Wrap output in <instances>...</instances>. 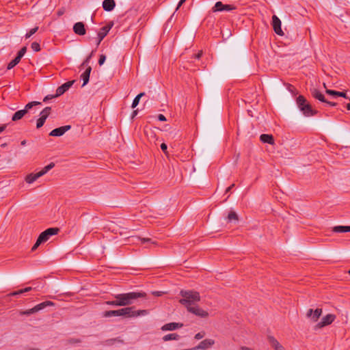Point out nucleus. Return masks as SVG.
I'll return each instance as SVG.
<instances>
[{
    "mask_svg": "<svg viewBox=\"0 0 350 350\" xmlns=\"http://www.w3.org/2000/svg\"><path fill=\"white\" fill-rule=\"evenodd\" d=\"M133 307H125L116 310H108L104 312L103 316L106 318L111 317H137L145 316L148 314L147 310H133Z\"/></svg>",
    "mask_w": 350,
    "mask_h": 350,
    "instance_id": "nucleus-1",
    "label": "nucleus"
},
{
    "mask_svg": "<svg viewBox=\"0 0 350 350\" xmlns=\"http://www.w3.org/2000/svg\"><path fill=\"white\" fill-rule=\"evenodd\" d=\"M180 295L182 296V299L179 300V302L185 306L187 310L195 306L196 303L200 301V293L197 291L182 290L180 292Z\"/></svg>",
    "mask_w": 350,
    "mask_h": 350,
    "instance_id": "nucleus-2",
    "label": "nucleus"
},
{
    "mask_svg": "<svg viewBox=\"0 0 350 350\" xmlns=\"http://www.w3.org/2000/svg\"><path fill=\"white\" fill-rule=\"evenodd\" d=\"M146 294L144 292H129L116 295L115 299H118L120 306H129L133 304L134 301L139 298H144Z\"/></svg>",
    "mask_w": 350,
    "mask_h": 350,
    "instance_id": "nucleus-3",
    "label": "nucleus"
},
{
    "mask_svg": "<svg viewBox=\"0 0 350 350\" xmlns=\"http://www.w3.org/2000/svg\"><path fill=\"white\" fill-rule=\"evenodd\" d=\"M296 103L299 110L305 116H312L317 113L316 110L312 109L311 105L304 96H299L296 99Z\"/></svg>",
    "mask_w": 350,
    "mask_h": 350,
    "instance_id": "nucleus-4",
    "label": "nucleus"
},
{
    "mask_svg": "<svg viewBox=\"0 0 350 350\" xmlns=\"http://www.w3.org/2000/svg\"><path fill=\"white\" fill-rule=\"evenodd\" d=\"M59 228H50L44 230V232H41V234L39 235L36 243L33 245V246L31 248L32 251L36 250L39 245L41 243H45L47 241L50 237L53 235H55L59 232Z\"/></svg>",
    "mask_w": 350,
    "mask_h": 350,
    "instance_id": "nucleus-5",
    "label": "nucleus"
},
{
    "mask_svg": "<svg viewBox=\"0 0 350 350\" xmlns=\"http://www.w3.org/2000/svg\"><path fill=\"white\" fill-rule=\"evenodd\" d=\"M55 166V163L51 162L46 166H45L42 170L40 172L33 174H28L25 178V181L31 184L34 181H36L38 178L44 176L45 174H46L49 170H51L52 168H53Z\"/></svg>",
    "mask_w": 350,
    "mask_h": 350,
    "instance_id": "nucleus-6",
    "label": "nucleus"
},
{
    "mask_svg": "<svg viewBox=\"0 0 350 350\" xmlns=\"http://www.w3.org/2000/svg\"><path fill=\"white\" fill-rule=\"evenodd\" d=\"M54 306V303L51 301H44L42 303H40V304L35 306L33 308H32L31 309L24 310V311H21L20 314L21 315H30L31 314L36 313V312L44 309L46 306Z\"/></svg>",
    "mask_w": 350,
    "mask_h": 350,
    "instance_id": "nucleus-7",
    "label": "nucleus"
},
{
    "mask_svg": "<svg viewBox=\"0 0 350 350\" xmlns=\"http://www.w3.org/2000/svg\"><path fill=\"white\" fill-rule=\"evenodd\" d=\"M336 319V316L332 314H328L323 317L321 321L319 322L314 327L315 329H321L325 326L330 325Z\"/></svg>",
    "mask_w": 350,
    "mask_h": 350,
    "instance_id": "nucleus-8",
    "label": "nucleus"
},
{
    "mask_svg": "<svg viewBox=\"0 0 350 350\" xmlns=\"http://www.w3.org/2000/svg\"><path fill=\"white\" fill-rule=\"evenodd\" d=\"M51 108L50 107H46L40 112V117L38 119L36 123L37 129H40L44 125L46 118L49 117L51 113Z\"/></svg>",
    "mask_w": 350,
    "mask_h": 350,
    "instance_id": "nucleus-9",
    "label": "nucleus"
},
{
    "mask_svg": "<svg viewBox=\"0 0 350 350\" xmlns=\"http://www.w3.org/2000/svg\"><path fill=\"white\" fill-rule=\"evenodd\" d=\"M187 311L201 318H206L208 316V312L200 308L197 305L189 308Z\"/></svg>",
    "mask_w": 350,
    "mask_h": 350,
    "instance_id": "nucleus-10",
    "label": "nucleus"
},
{
    "mask_svg": "<svg viewBox=\"0 0 350 350\" xmlns=\"http://www.w3.org/2000/svg\"><path fill=\"white\" fill-rule=\"evenodd\" d=\"M235 9L232 5L223 4L221 1H217L213 8V12L231 11Z\"/></svg>",
    "mask_w": 350,
    "mask_h": 350,
    "instance_id": "nucleus-11",
    "label": "nucleus"
},
{
    "mask_svg": "<svg viewBox=\"0 0 350 350\" xmlns=\"http://www.w3.org/2000/svg\"><path fill=\"white\" fill-rule=\"evenodd\" d=\"M272 26H273V29L276 34H278L279 36L284 35V32L281 28V21L275 15H273L272 16Z\"/></svg>",
    "mask_w": 350,
    "mask_h": 350,
    "instance_id": "nucleus-12",
    "label": "nucleus"
},
{
    "mask_svg": "<svg viewBox=\"0 0 350 350\" xmlns=\"http://www.w3.org/2000/svg\"><path fill=\"white\" fill-rule=\"evenodd\" d=\"M322 312L323 310L321 308H317L314 310L309 309L307 311L306 317L310 318L312 322H317L322 314Z\"/></svg>",
    "mask_w": 350,
    "mask_h": 350,
    "instance_id": "nucleus-13",
    "label": "nucleus"
},
{
    "mask_svg": "<svg viewBox=\"0 0 350 350\" xmlns=\"http://www.w3.org/2000/svg\"><path fill=\"white\" fill-rule=\"evenodd\" d=\"M71 128L70 125H65L52 130L49 135L53 137H60L63 135L66 131L70 130Z\"/></svg>",
    "mask_w": 350,
    "mask_h": 350,
    "instance_id": "nucleus-14",
    "label": "nucleus"
},
{
    "mask_svg": "<svg viewBox=\"0 0 350 350\" xmlns=\"http://www.w3.org/2000/svg\"><path fill=\"white\" fill-rule=\"evenodd\" d=\"M75 80L69 81L58 87L56 90L55 96H59L64 94L75 83Z\"/></svg>",
    "mask_w": 350,
    "mask_h": 350,
    "instance_id": "nucleus-15",
    "label": "nucleus"
},
{
    "mask_svg": "<svg viewBox=\"0 0 350 350\" xmlns=\"http://www.w3.org/2000/svg\"><path fill=\"white\" fill-rule=\"evenodd\" d=\"M268 342L270 346L274 350H285L284 347L278 342V340L272 336L267 337Z\"/></svg>",
    "mask_w": 350,
    "mask_h": 350,
    "instance_id": "nucleus-16",
    "label": "nucleus"
},
{
    "mask_svg": "<svg viewBox=\"0 0 350 350\" xmlns=\"http://www.w3.org/2000/svg\"><path fill=\"white\" fill-rule=\"evenodd\" d=\"M73 31L79 36H84L86 33L85 25L82 22H77L73 25Z\"/></svg>",
    "mask_w": 350,
    "mask_h": 350,
    "instance_id": "nucleus-17",
    "label": "nucleus"
},
{
    "mask_svg": "<svg viewBox=\"0 0 350 350\" xmlns=\"http://www.w3.org/2000/svg\"><path fill=\"white\" fill-rule=\"evenodd\" d=\"M182 327H183V323L172 322V323H166L164 325H163L161 327V330L162 331H172V330L177 329L178 328H181Z\"/></svg>",
    "mask_w": 350,
    "mask_h": 350,
    "instance_id": "nucleus-18",
    "label": "nucleus"
},
{
    "mask_svg": "<svg viewBox=\"0 0 350 350\" xmlns=\"http://www.w3.org/2000/svg\"><path fill=\"white\" fill-rule=\"evenodd\" d=\"M215 344V340L213 339H205L201 341L198 346H196V349H202L204 350L212 347Z\"/></svg>",
    "mask_w": 350,
    "mask_h": 350,
    "instance_id": "nucleus-19",
    "label": "nucleus"
},
{
    "mask_svg": "<svg viewBox=\"0 0 350 350\" xmlns=\"http://www.w3.org/2000/svg\"><path fill=\"white\" fill-rule=\"evenodd\" d=\"M109 30L110 27L108 26H104L100 29L99 32L98 33V41L96 43L97 46L100 44V42L107 35Z\"/></svg>",
    "mask_w": 350,
    "mask_h": 350,
    "instance_id": "nucleus-20",
    "label": "nucleus"
},
{
    "mask_svg": "<svg viewBox=\"0 0 350 350\" xmlns=\"http://www.w3.org/2000/svg\"><path fill=\"white\" fill-rule=\"evenodd\" d=\"M115 6L116 3L114 0H104L103 2V8L107 12L113 10Z\"/></svg>",
    "mask_w": 350,
    "mask_h": 350,
    "instance_id": "nucleus-21",
    "label": "nucleus"
},
{
    "mask_svg": "<svg viewBox=\"0 0 350 350\" xmlns=\"http://www.w3.org/2000/svg\"><path fill=\"white\" fill-rule=\"evenodd\" d=\"M91 71H92L91 66H88L86 68L85 70L84 71V72H83L81 74V78L83 81V83L82 86H85L88 83Z\"/></svg>",
    "mask_w": 350,
    "mask_h": 350,
    "instance_id": "nucleus-22",
    "label": "nucleus"
},
{
    "mask_svg": "<svg viewBox=\"0 0 350 350\" xmlns=\"http://www.w3.org/2000/svg\"><path fill=\"white\" fill-rule=\"evenodd\" d=\"M311 94L314 98L319 100V101L323 103L327 102V100L325 98L324 95L317 89L314 88L313 90H312Z\"/></svg>",
    "mask_w": 350,
    "mask_h": 350,
    "instance_id": "nucleus-23",
    "label": "nucleus"
},
{
    "mask_svg": "<svg viewBox=\"0 0 350 350\" xmlns=\"http://www.w3.org/2000/svg\"><path fill=\"white\" fill-rule=\"evenodd\" d=\"M260 139L263 143L269 144H273L274 139L272 135L262 134L260 137Z\"/></svg>",
    "mask_w": 350,
    "mask_h": 350,
    "instance_id": "nucleus-24",
    "label": "nucleus"
},
{
    "mask_svg": "<svg viewBox=\"0 0 350 350\" xmlns=\"http://www.w3.org/2000/svg\"><path fill=\"white\" fill-rule=\"evenodd\" d=\"M25 114H26V110H23V109L18 110L13 114V116L12 117V120L14 121V122L18 121V120L22 119L25 116Z\"/></svg>",
    "mask_w": 350,
    "mask_h": 350,
    "instance_id": "nucleus-25",
    "label": "nucleus"
},
{
    "mask_svg": "<svg viewBox=\"0 0 350 350\" xmlns=\"http://www.w3.org/2000/svg\"><path fill=\"white\" fill-rule=\"evenodd\" d=\"M333 232L337 233L348 232H350V226H337L333 228Z\"/></svg>",
    "mask_w": 350,
    "mask_h": 350,
    "instance_id": "nucleus-26",
    "label": "nucleus"
},
{
    "mask_svg": "<svg viewBox=\"0 0 350 350\" xmlns=\"http://www.w3.org/2000/svg\"><path fill=\"white\" fill-rule=\"evenodd\" d=\"M179 338H180V336L176 333L166 334L163 337V341H168V340H178Z\"/></svg>",
    "mask_w": 350,
    "mask_h": 350,
    "instance_id": "nucleus-27",
    "label": "nucleus"
},
{
    "mask_svg": "<svg viewBox=\"0 0 350 350\" xmlns=\"http://www.w3.org/2000/svg\"><path fill=\"white\" fill-rule=\"evenodd\" d=\"M227 219H228V221H229V222L238 221L239 216L235 211H231L229 212V213L227 216Z\"/></svg>",
    "mask_w": 350,
    "mask_h": 350,
    "instance_id": "nucleus-28",
    "label": "nucleus"
},
{
    "mask_svg": "<svg viewBox=\"0 0 350 350\" xmlns=\"http://www.w3.org/2000/svg\"><path fill=\"white\" fill-rule=\"evenodd\" d=\"M145 94L144 92L139 93L138 95L135 96V98L133 99L131 107L135 108L137 105L139 104L140 98Z\"/></svg>",
    "mask_w": 350,
    "mask_h": 350,
    "instance_id": "nucleus-29",
    "label": "nucleus"
},
{
    "mask_svg": "<svg viewBox=\"0 0 350 350\" xmlns=\"http://www.w3.org/2000/svg\"><path fill=\"white\" fill-rule=\"evenodd\" d=\"M40 104V102H38V101H33V102H30L29 103H27L25 108L23 109V110H26V113H27V111L31 109L33 106H36L37 105H39Z\"/></svg>",
    "mask_w": 350,
    "mask_h": 350,
    "instance_id": "nucleus-30",
    "label": "nucleus"
},
{
    "mask_svg": "<svg viewBox=\"0 0 350 350\" xmlns=\"http://www.w3.org/2000/svg\"><path fill=\"white\" fill-rule=\"evenodd\" d=\"M94 51H92V53L86 57V59L83 61V62L81 64V67H88L89 66L90 61L93 55Z\"/></svg>",
    "mask_w": 350,
    "mask_h": 350,
    "instance_id": "nucleus-31",
    "label": "nucleus"
},
{
    "mask_svg": "<svg viewBox=\"0 0 350 350\" xmlns=\"http://www.w3.org/2000/svg\"><path fill=\"white\" fill-rule=\"evenodd\" d=\"M94 51H92V53L86 57V59L83 61V62L81 64V67H88L89 66L90 61L93 55Z\"/></svg>",
    "mask_w": 350,
    "mask_h": 350,
    "instance_id": "nucleus-32",
    "label": "nucleus"
},
{
    "mask_svg": "<svg viewBox=\"0 0 350 350\" xmlns=\"http://www.w3.org/2000/svg\"><path fill=\"white\" fill-rule=\"evenodd\" d=\"M94 51H92V53L86 57V59L83 61V62L81 64V67H88L89 66L90 61L93 55Z\"/></svg>",
    "mask_w": 350,
    "mask_h": 350,
    "instance_id": "nucleus-33",
    "label": "nucleus"
},
{
    "mask_svg": "<svg viewBox=\"0 0 350 350\" xmlns=\"http://www.w3.org/2000/svg\"><path fill=\"white\" fill-rule=\"evenodd\" d=\"M94 51H92V53L86 57V59L83 61V62L81 64V67H88L89 66L90 61L93 55Z\"/></svg>",
    "mask_w": 350,
    "mask_h": 350,
    "instance_id": "nucleus-34",
    "label": "nucleus"
},
{
    "mask_svg": "<svg viewBox=\"0 0 350 350\" xmlns=\"http://www.w3.org/2000/svg\"><path fill=\"white\" fill-rule=\"evenodd\" d=\"M94 51H92V53L86 57V59L83 61V62L81 64V67H88L89 66L90 61L93 55Z\"/></svg>",
    "mask_w": 350,
    "mask_h": 350,
    "instance_id": "nucleus-35",
    "label": "nucleus"
},
{
    "mask_svg": "<svg viewBox=\"0 0 350 350\" xmlns=\"http://www.w3.org/2000/svg\"><path fill=\"white\" fill-rule=\"evenodd\" d=\"M39 27L38 26L34 28L31 29L25 36V38H29L32 35H33L38 30Z\"/></svg>",
    "mask_w": 350,
    "mask_h": 350,
    "instance_id": "nucleus-36",
    "label": "nucleus"
},
{
    "mask_svg": "<svg viewBox=\"0 0 350 350\" xmlns=\"http://www.w3.org/2000/svg\"><path fill=\"white\" fill-rule=\"evenodd\" d=\"M31 48L32 49L33 51H34L36 52H38L41 50L39 43H38L36 42H33L31 43Z\"/></svg>",
    "mask_w": 350,
    "mask_h": 350,
    "instance_id": "nucleus-37",
    "label": "nucleus"
},
{
    "mask_svg": "<svg viewBox=\"0 0 350 350\" xmlns=\"http://www.w3.org/2000/svg\"><path fill=\"white\" fill-rule=\"evenodd\" d=\"M26 51H27V47L26 46H23L18 52L16 56L19 57L21 59L24 56V55L25 54Z\"/></svg>",
    "mask_w": 350,
    "mask_h": 350,
    "instance_id": "nucleus-38",
    "label": "nucleus"
},
{
    "mask_svg": "<svg viewBox=\"0 0 350 350\" xmlns=\"http://www.w3.org/2000/svg\"><path fill=\"white\" fill-rule=\"evenodd\" d=\"M106 304L113 306H120L118 299H116L113 301H106Z\"/></svg>",
    "mask_w": 350,
    "mask_h": 350,
    "instance_id": "nucleus-39",
    "label": "nucleus"
},
{
    "mask_svg": "<svg viewBox=\"0 0 350 350\" xmlns=\"http://www.w3.org/2000/svg\"><path fill=\"white\" fill-rule=\"evenodd\" d=\"M23 293V291H22V289H20L18 291L10 293V294H8V296H16V295H21Z\"/></svg>",
    "mask_w": 350,
    "mask_h": 350,
    "instance_id": "nucleus-40",
    "label": "nucleus"
},
{
    "mask_svg": "<svg viewBox=\"0 0 350 350\" xmlns=\"http://www.w3.org/2000/svg\"><path fill=\"white\" fill-rule=\"evenodd\" d=\"M106 57L104 55H100L99 59H98V64L100 66L103 65L104 62H105Z\"/></svg>",
    "mask_w": 350,
    "mask_h": 350,
    "instance_id": "nucleus-41",
    "label": "nucleus"
},
{
    "mask_svg": "<svg viewBox=\"0 0 350 350\" xmlns=\"http://www.w3.org/2000/svg\"><path fill=\"white\" fill-rule=\"evenodd\" d=\"M204 335H205V333L204 332H199L195 335V338L196 340H200V339L202 338L204 336Z\"/></svg>",
    "mask_w": 350,
    "mask_h": 350,
    "instance_id": "nucleus-42",
    "label": "nucleus"
},
{
    "mask_svg": "<svg viewBox=\"0 0 350 350\" xmlns=\"http://www.w3.org/2000/svg\"><path fill=\"white\" fill-rule=\"evenodd\" d=\"M81 342V339H79V338H70L68 340V342L70 344L79 343Z\"/></svg>",
    "mask_w": 350,
    "mask_h": 350,
    "instance_id": "nucleus-43",
    "label": "nucleus"
},
{
    "mask_svg": "<svg viewBox=\"0 0 350 350\" xmlns=\"http://www.w3.org/2000/svg\"><path fill=\"white\" fill-rule=\"evenodd\" d=\"M325 92L329 95L334 96H337L338 91L332 90H326Z\"/></svg>",
    "mask_w": 350,
    "mask_h": 350,
    "instance_id": "nucleus-44",
    "label": "nucleus"
},
{
    "mask_svg": "<svg viewBox=\"0 0 350 350\" xmlns=\"http://www.w3.org/2000/svg\"><path fill=\"white\" fill-rule=\"evenodd\" d=\"M141 240L143 243H147V242H150L152 244H156V243L154 241H152L151 239H148V238H144V239H142Z\"/></svg>",
    "mask_w": 350,
    "mask_h": 350,
    "instance_id": "nucleus-45",
    "label": "nucleus"
},
{
    "mask_svg": "<svg viewBox=\"0 0 350 350\" xmlns=\"http://www.w3.org/2000/svg\"><path fill=\"white\" fill-rule=\"evenodd\" d=\"M15 66H16L14 62L12 60L8 64V67H7V69L8 70H10L12 68H13Z\"/></svg>",
    "mask_w": 350,
    "mask_h": 350,
    "instance_id": "nucleus-46",
    "label": "nucleus"
},
{
    "mask_svg": "<svg viewBox=\"0 0 350 350\" xmlns=\"http://www.w3.org/2000/svg\"><path fill=\"white\" fill-rule=\"evenodd\" d=\"M161 148L164 153H166L167 146L165 143L161 144Z\"/></svg>",
    "mask_w": 350,
    "mask_h": 350,
    "instance_id": "nucleus-47",
    "label": "nucleus"
},
{
    "mask_svg": "<svg viewBox=\"0 0 350 350\" xmlns=\"http://www.w3.org/2000/svg\"><path fill=\"white\" fill-rule=\"evenodd\" d=\"M337 96L347 98V94L345 92H337Z\"/></svg>",
    "mask_w": 350,
    "mask_h": 350,
    "instance_id": "nucleus-48",
    "label": "nucleus"
},
{
    "mask_svg": "<svg viewBox=\"0 0 350 350\" xmlns=\"http://www.w3.org/2000/svg\"><path fill=\"white\" fill-rule=\"evenodd\" d=\"M158 120H159V121H166V118H165V116L164 115H163V114H159V115L158 116Z\"/></svg>",
    "mask_w": 350,
    "mask_h": 350,
    "instance_id": "nucleus-49",
    "label": "nucleus"
},
{
    "mask_svg": "<svg viewBox=\"0 0 350 350\" xmlns=\"http://www.w3.org/2000/svg\"><path fill=\"white\" fill-rule=\"evenodd\" d=\"M55 95H47L46 96L44 97V101L46 102V100H49V99H51L53 98H55Z\"/></svg>",
    "mask_w": 350,
    "mask_h": 350,
    "instance_id": "nucleus-50",
    "label": "nucleus"
},
{
    "mask_svg": "<svg viewBox=\"0 0 350 350\" xmlns=\"http://www.w3.org/2000/svg\"><path fill=\"white\" fill-rule=\"evenodd\" d=\"M33 289L32 287L31 286H28V287H26L25 288H23L22 291H23V293H27V292H29L31 291V290Z\"/></svg>",
    "mask_w": 350,
    "mask_h": 350,
    "instance_id": "nucleus-51",
    "label": "nucleus"
},
{
    "mask_svg": "<svg viewBox=\"0 0 350 350\" xmlns=\"http://www.w3.org/2000/svg\"><path fill=\"white\" fill-rule=\"evenodd\" d=\"M21 59L19 57L16 56L12 61L14 62L16 65H17L20 62Z\"/></svg>",
    "mask_w": 350,
    "mask_h": 350,
    "instance_id": "nucleus-52",
    "label": "nucleus"
},
{
    "mask_svg": "<svg viewBox=\"0 0 350 350\" xmlns=\"http://www.w3.org/2000/svg\"><path fill=\"white\" fill-rule=\"evenodd\" d=\"M21 59L19 57L16 56L12 61L14 62L16 65H17L20 62Z\"/></svg>",
    "mask_w": 350,
    "mask_h": 350,
    "instance_id": "nucleus-53",
    "label": "nucleus"
},
{
    "mask_svg": "<svg viewBox=\"0 0 350 350\" xmlns=\"http://www.w3.org/2000/svg\"><path fill=\"white\" fill-rule=\"evenodd\" d=\"M152 294L156 296H161L163 294V292L161 291H154L152 292Z\"/></svg>",
    "mask_w": 350,
    "mask_h": 350,
    "instance_id": "nucleus-54",
    "label": "nucleus"
},
{
    "mask_svg": "<svg viewBox=\"0 0 350 350\" xmlns=\"http://www.w3.org/2000/svg\"><path fill=\"white\" fill-rule=\"evenodd\" d=\"M64 10L63 9H62V10H59L57 11V15H58L59 16H60L63 15V14H64Z\"/></svg>",
    "mask_w": 350,
    "mask_h": 350,
    "instance_id": "nucleus-55",
    "label": "nucleus"
},
{
    "mask_svg": "<svg viewBox=\"0 0 350 350\" xmlns=\"http://www.w3.org/2000/svg\"><path fill=\"white\" fill-rule=\"evenodd\" d=\"M202 55V51H200L198 53L195 54L194 55H195L196 58L200 59Z\"/></svg>",
    "mask_w": 350,
    "mask_h": 350,
    "instance_id": "nucleus-56",
    "label": "nucleus"
},
{
    "mask_svg": "<svg viewBox=\"0 0 350 350\" xmlns=\"http://www.w3.org/2000/svg\"><path fill=\"white\" fill-rule=\"evenodd\" d=\"M325 103H327V105H330V106H336V103H334V102H329V101H327V102H325Z\"/></svg>",
    "mask_w": 350,
    "mask_h": 350,
    "instance_id": "nucleus-57",
    "label": "nucleus"
},
{
    "mask_svg": "<svg viewBox=\"0 0 350 350\" xmlns=\"http://www.w3.org/2000/svg\"><path fill=\"white\" fill-rule=\"evenodd\" d=\"M234 187V184H232L230 186H229L226 190V192H229L233 187Z\"/></svg>",
    "mask_w": 350,
    "mask_h": 350,
    "instance_id": "nucleus-58",
    "label": "nucleus"
},
{
    "mask_svg": "<svg viewBox=\"0 0 350 350\" xmlns=\"http://www.w3.org/2000/svg\"><path fill=\"white\" fill-rule=\"evenodd\" d=\"M5 128H6V125L5 124L0 126V133H2L3 131H5Z\"/></svg>",
    "mask_w": 350,
    "mask_h": 350,
    "instance_id": "nucleus-59",
    "label": "nucleus"
},
{
    "mask_svg": "<svg viewBox=\"0 0 350 350\" xmlns=\"http://www.w3.org/2000/svg\"><path fill=\"white\" fill-rule=\"evenodd\" d=\"M187 0H180L178 5V8L180 7Z\"/></svg>",
    "mask_w": 350,
    "mask_h": 350,
    "instance_id": "nucleus-60",
    "label": "nucleus"
},
{
    "mask_svg": "<svg viewBox=\"0 0 350 350\" xmlns=\"http://www.w3.org/2000/svg\"><path fill=\"white\" fill-rule=\"evenodd\" d=\"M137 114V110H135L132 113V118H133Z\"/></svg>",
    "mask_w": 350,
    "mask_h": 350,
    "instance_id": "nucleus-61",
    "label": "nucleus"
},
{
    "mask_svg": "<svg viewBox=\"0 0 350 350\" xmlns=\"http://www.w3.org/2000/svg\"><path fill=\"white\" fill-rule=\"evenodd\" d=\"M27 144V141L26 140H23L21 142V146H25Z\"/></svg>",
    "mask_w": 350,
    "mask_h": 350,
    "instance_id": "nucleus-62",
    "label": "nucleus"
},
{
    "mask_svg": "<svg viewBox=\"0 0 350 350\" xmlns=\"http://www.w3.org/2000/svg\"><path fill=\"white\" fill-rule=\"evenodd\" d=\"M348 273L350 274V269L349 270Z\"/></svg>",
    "mask_w": 350,
    "mask_h": 350,
    "instance_id": "nucleus-63",
    "label": "nucleus"
}]
</instances>
